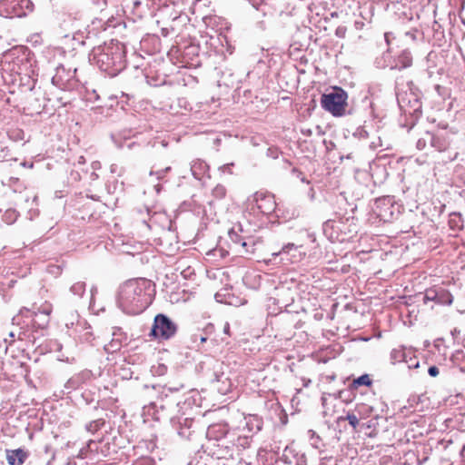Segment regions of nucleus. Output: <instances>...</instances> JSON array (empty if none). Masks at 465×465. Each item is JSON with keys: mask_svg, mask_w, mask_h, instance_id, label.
<instances>
[{"mask_svg": "<svg viewBox=\"0 0 465 465\" xmlns=\"http://www.w3.org/2000/svg\"><path fill=\"white\" fill-rule=\"evenodd\" d=\"M154 292V284L145 278L128 280L119 287L118 307L127 314H139L152 303Z\"/></svg>", "mask_w": 465, "mask_h": 465, "instance_id": "nucleus-1", "label": "nucleus"}, {"mask_svg": "<svg viewBox=\"0 0 465 465\" xmlns=\"http://www.w3.org/2000/svg\"><path fill=\"white\" fill-rule=\"evenodd\" d=\"M89 59L110 76H115L126 66L125 47L118 41L111 40L103 45L93 47Z\"/></svg>", "mask_w": 465, "mask_h": 465, "instance_id": "nucleus-2", "label": "nucleus"}, {"mask_svg": "<svg viewBox=\"0 0 465 465\" xmlns=\"http://www.w3.org/2000/svg\"><path fill=\"white\" fill-rule=\"evenodd\" d=\"M204 367L206 370L203 371V376L209 381L213 391L222 395H226L231 391L232 383L223 371L224 366L223 362L210 358L202 363L201 368L203 370Z\"/></svg>", "mask_w": 465, "mask_h": 465, "instance_id": "nucleus-3", "label": "nucleus"}, {"mask_svg": "<svg viewBox=\"0 0 465 465\" xmlns=\"http://www.w3.org/2000/svg\"><path fill=\"white\" fill-rule=\"evenodd\" d=\"M348 94L341 87L334 86L331 92L323 94L321 98L322 107L334 117L346 114Z\"/></svg>", "mask_w": 465, "mask_h": 465, "instance_id": "nucleus-4", "label": "nucleus"}, {"mask_svg": "<svg viewBox=\"0 0 465 465\" xmlns=\"http://www.w3.org/2000/svg\"><path fill=\"white\" fill-rule=\"evenodd\" d=\"M371 209L380 221L389 223L399 217L402 206L395 201L394 196L385 195L375 199Z\"/></svg>", "mask_w": 465, "mask_h": 465, "instance_id": "nucleus-5", "label": "nucleus"}, {"mask_svg": "<svg viewBox=\"0 0 465 465\" xmlns=\"http://www.w3.org/2000/svg\"><path fill=\"white\" fill-rule=\"evenodd\" d=\"M144 391L149 396L154 392L158 393L157 400L150 401L149 403V405L153 409L160 408L163 410L174 406L179 407L182 402L177 398V392L179 391L178 388L160 386H153L152 388H149L148 386H144Z\"/></svg>", "mask_w": 465, "mask_h": 465, "instance_id": "nucleus-6", "label": "nucleus"}, {"mask_svg": "<svg viewBox=\"0 0 465 465\" xmlns=\"http://www.w3.org/2000/svg\"><path fill=\"white\" fill-rule=\"evenodd\" d=\"M348 218L328 220L322 225L323 233L331 242H343L351 237L353 230L347 224Z\"/></svg>", "mask_w": 465, "mask_h": 465, "instance_id": "nucleus-7", "label": "nucleus"}, {"mask_svg": "<svg viewBox=\"0 0 465 465\" xmlns=\"http://www.w3.org/2000/svg\"><path fill=\"white\" fill-rule=\"evenodd\" d=\"M178 330L177 324L167 315L159 313L154 317L150 336L159 340L167 341L173 338Z\"/></svg>", "mask_w": 465, "mask_h": 465, "instance_id": "nucleus-8", "label": "nucleus"}, {"mask_svg": "<svg viewBox=\"0 0 465 465\" xmlns=\"http://www.w3.org/2000/svg\"><path fill=\"white\" fill-rule=\"evenodd\" d=\"M34 4L31 0H1L0 15L12 17H24L27 13L33 12Z\"/></svg>", "mask_w": 465, "mask_h": 465, "instance_id": "nucleus-9", "label": "nucleus"}, {"mask_svg": "<svg viewBox=\"0 0 465 465\" xmlns=\"http://www.w3.org/2000/svg\"><path fill=\"white\" fill-rule=\"evenodd\" d=\"M236 433L229 434L227 438L221 439V440L212 442L207 445V449L210 450V454L216 459H235L236 458V447L234 440Z\"/></svg>", "mask_w": 465, "mask_h": 465, "instance_id": "nucleus-10", "label": "nucleus"}, {"mask_svg": "<svg viewBox=\"0 0 465 465\" xmlns=\"http://www.w3.org/2000/svg\"><path fill=\"white\" fill-rule=\"evenodd\" d=\"M75 74L76 68H65L63 64H59L52 77V84L61 90H73L78 86Z\"/></svg>", "mask_w": 465, "mask_h": 465, "instance_id": "nucleus-11", "label": "nucleus"}, {"mask_svg": "<svg viewBox=\"0 0 465 465\" xmlns=\"http://www.w3.org/2000/svg\"><path fill=\"white\" fill-rule=\"evenodd\" d=\"M24 311L32 312V325L38 329H45L50 320V313L52 312V304L45 302L40 306H37L35 303L33 304L31 309L23 308L21 312Z\"/></svg>", "mask_w": 465, "mask_h": 465, "instance_id": "nucleus-12", "label": "nucleus"}, {"mask_svg": "<svg viewBox=\"0 0 465 465\" xmlns=\"http://www.w3.org/2000/svg\"><path fill=\"white\" fill-rule=\"evenodd\" d=\"M16 341L35 343V336L28 323L13 322L12 329L8 332V338L5 339V342L12 345Z\"/></svg>", "mask_w": 465, "mask_h": 465, "instance_id": "nucleus-13", "label": "nucleus"}, {"mask_svg": "<svg viewBox=\"0 0 465 465\" xmlns=\"http://www.w3.org/2000/svg\"><path fill=\"white\" fill-rule=\"evenodd\" d=\"M423 302H433L439 305H450L453 302L451 293L443 287L434 286L425 291Z\"/></svg>", "mask_w": 465, "mask_h": 465, "instance_id": "nucleus-14", "label": "nucleus"}, {"mask_svg": "<svg viewBox=\"0 0 465 465\" xmlns=\"http://www.w3.org/2000/svg\"><path fill=\"white\" fill-rule=\"evenodd\" d=\"M215 327L211 322L206 323L203 328L197 329L196 331L193 332L190 337L193 347L200 350L201 345L207 342L209 340L213 341V340H212V336L213 335Z\"/></svg>", "mask_w": 465, "mask_h": 465, "instance_id": "nucleus-15", "label": "nucleus"}, {"mask_svg": "<svg viewBox=\"0 0 465 465\" xmlns=\"http://www.w3.org/2000/svg\"><path fill=\"white\" fill-rule=\"evenodd\" d=\"M253 201L256 208L266 215L272 213L276 208L274 197L272 194L257 192L253 195Z\"/></svg>", "mask_w": 465, "mask_h": 465, "instance_id": "nucleus-16", "label": "nucleus"}, {"mask_svg": "<svg viewBox=\"0 0 465 465\" xmlns=\"http://www.w3.org/2000/svg\"><path fill=\"white\" fill-rule=\"evenodd\" d=\"M451 134L447 131H440L436 134H431L430 146L438 152H447L451 149L452 139Z\"/></svg>", "mask_w": 465, "mask_h": 465, "instance_id": "nucleus-17", "label": "nucleus"}, {"mask_svg": "<svg viewBox=\"0 0 465 465\" xmlns=\"http://www.w3.org/2000/svg\"><path fill=\"white\" fill-rule=\"evenodd\" d=\"M301 248L302 246L289 242L283 245L279 252H273L272 256H282V261L293 263L302 259Z\"/></svg>", "mask_w": 465, "mask_h": 465, "instance_id": "nucleus-18", "label": "nucleus"}, {"mask_svg": "<svg viewBox=\"0 0 465 465\" xmlns=\"http://www.w3.org/2000/svg\"><path fill=\"white\" fill-rule=\"evenodd\" d=\"M236 433L235 430H230L227 424H213L209 426L206 437L208 439V445L212 444V442L219 441L221 439L227 438L229 434Z\"/></svg>", "mask_w": 465, "mask_h": 465, "instance_id": "nucleus-19", "label": "nucleus"}, {"mask_svg": "<svg viewBox=\"0 0 465 465\" xmlns=\"http://www.w3.org/2000/svg\"><path fill=\"white\" fill-rule=\"evenodd\" d=\"M29 456L30 452L23 448L5 450V458L8 465H23Z\"/></svg>", "mask_w": 465, "mask_h": 465, "instance_id": "nucleus-20", "label": "nucleus"}, {"mask_svg": "<svg viewBox=\"0 0 465 465\" xmlns=\"http://www.w3.org/2000/svg\"><path fill=\"white\" fill-rule=\"evenodd\" d=\"M240 232H243V230H242V225L239 223L235 226H233L230 231H229V237L231 239V241L234 243H240L242 245V248L245 249V252H250V253H252L253 252V250H249L247 248V246L252 242V241H251L249 238H247L246 236L242 235V234H240Z\"/></svg>", "mask_w": 465, "mask_h": 465, "instance_id": "nucleus-21", "label": "nucleus"}, {"mask_svg": "<svg viewBox=\"0 0 465 465\" xmlns=\"http://www.w3.org/2000/svg\"><path fill=\"white\" fill-rule=\"evenodd\" d=\"M283 457L287 463H295L296 465H307V457L305 453L301 452L292 446L284 449Z\"/></svg>", "mask_w": 465, "mask_h": 465, "instance_id": "nucleus-22", "label": "nucleus"}, {"mask_svg": "<svg viewBox=\"0 0 465 465\" xmlns=\"http://www.w3.org/2000/svg\"><path fill=\"white\" fill-rule=\"evenodd\" d=\"M262 428V420L257 415H248L244 417V425L242 430H247L249 433L256 434Z\"/></svg>", "mask_w": 465, "mask_h": 465, "instance_id": "nucleus-23", "label": "nucleus"}, {"mask_svg": "<svg viewBox=\"0 0 465 465\" xmlns=\"http://www.w3.org/2000/svg\"><path fill=\"white\" fill-rule=\"evenodd\" d=\"M412 64V55L411 53L405 49L402 50L397 58L394 60V64L391 65V69H398L402 70L411 66Z\"/></svg>", "mask_w": 465, "mask_h": 465, "instance_id": "nucleus-24", "label": "nucleus"}, {"mask_svg": "<svg viewBox=\"0 0 465 465\" xmlns=\"http://www.w3.org/2000/svg\"><path fill=\"white\" fill-rule=\"evenodd\" d=\"M381 418L378 413H375L370 420L361 422V430H369L370 432H367V435L369 437H375L378 433L379 420Z\"/></svg>", "mask_w": 465, "mask_h": 465, "instance_id": "nucleus-25", "label": "nucleus"}, {"mask_svg": "<svg viewBox=\"0 0 465 465\" xmlns=\"http://www.w3.org/2000/svg\"><path fill=\"white\" fill-rule=\"evenodd\" d=\"M353 411L361 421L372 417L376 413L374 408L366 403L356 404Z\"/></svg>", "mask_w": 465, "mask_h": 465, "instance_id": "nucleus-26", "label": "nucleus"}, {"mask_svg": "<svg viewBox=\"0 0 465 465\" xmlns=\"http://www.w3.org/2000/svg\"><path fill=\"white\" fill-rule=\"evenodd\" d=\"M344 420H347L355 431L361 430V425L362 421L358 419V416L353 410L347 411L345 416H340L337 418V423Z\"/></svg>", "mask_w": 465, "mask_h": 465, "instance_id": "nucleus-27", "label": "nucleus"}, {"mask_svg": "<svg viewBox=\"0 0 465 465\" xmlns=\"http://www.w3.org/2000/svg\"><path fill=\"white\" fill-rule=\"evenodd\" d=\"M412 354L411 351H406L404 347L395 348L391 351V362L396 364L398 362H404L407 357Z\"/></svg>", "mask_w": 465, "mask_h": 465, "instance_id": "nucleus-28", "label": "nucleus"}, {"mask_svg": "<svg viewBox=\"0 0 465 465\" xmlns=\"http://www.w3.org/2000/svg\"><path fill=\"white\" fill-rule=\"evenodd\" d=\"M252 442V435H238L236 433V438L234 440V445L236 447V457L240 455V451L243 450L251 446Z\"/></svg>", "mask_w": 465, "mask_h": 465, "instance_id": "nucleus-29", "label": "nucleus"}, {"mask_svg": "<svg viewBox=\"0 0 465 465\" xmlns=\"http://www.w3.org/2000/svg\"><path fill=\"white\" fill-rule=\"evenodd\" d=\"M451 361L460 372L465 373V352L463 351H456Z\"/></svg>", "mask_w": 465, "mask_h": 465, "instance_id": "nucleus-30", "label": "nucleus"}, {"mask_svg": "<svg viewBox=\"0 0 465 465\" xmlns=\"http://www.w3.org/2000/svg\"><path fill=\"white\" fill-rule=\"evenodd\" d=\"M19 213L13 208L7 209L2 216V220L6 224H13L18 218Z\"/></svg>", "mask_w": 465, "mask_h": 465, "instance_id": "nucleus-31", "label": "nucleus"}, {"mask_svg": "<svg viewBox=\"0 0 465 465\" xmlns=\"http://www.w3.org/2000/svg\"><path fill=\"white\" fill-rule=\"evenodd\" d=\"M206 166L207 165L204 162H201V161L194 162L191 166V171H192L193 175L196 179H200V176L203 173Z\"/></svg>", "mask_w": 465, "mask_h": 465, "instance_id": "nucleus-32", "label": "nucleus"}, {"mask_svg": "<svg viewBox=\"0 0 465 465\" xmlns=\"http://www.w3.org/2000/svg\"><path fill=\"white\" fill-rule=\"evenodd\" d=\"M83 381V374L74 375L67 381L65 383V388L68 390H75L80 387Z\"/></svg>", "mask_w": 465, "mask_h": 465, "instance_id": "nucleus-33", "label": "nucleus"}, {"mask_svg": "<svg viewBox=\"0 0 465 465\" xmlns=\"http://www.w3.org/2000/svg\"><path fill=\"white\" fill-rule=\"evenodd\" d=\"M85 287L86 284L84 282H77L71 286L70 292L74 296L81 298L85 292Z\"/></svg>", "mask_w": 465, "mask_h": 465, "instance_id": "nucleus-34", "label": "nucleus"}, {"mask_svg": "<svg viewBox=\"0 0 465 465\" xmlns=\"http://www.w3.org/2000/svg\"><path fill=\"white\" fill-rule=\"evenodd\" d=\"M191 424H192V420H189L188 419H185L184 420V426L180 424L179 427L177 428L178 434L181 437H183V438L190 439V437H191V431H190Z\"/></svg>", "mask_w": 465, "mask_h": 465, "instance_id": "nucleus-35", "label": "nucleus"}, {"mask_svg": "<svg viewBox=\"0 0 465 465\" xmlns=\"http://www.w3.org/2000/svg\"><path fill=\"white\" fill-rule=\"evenodd\" d=\"M450 227L453 230H459L462 228V221L460 214L452 213L449 220Z\"/></svg>", "mask_w": 465, "mask_h": 465, "instance_id": "nucleus-36", "label": "nucleus"}, {"mask_svg": "<svg viewBox=\"0 0 465 465\" xmlns=\"http://www.w3.org/2000/svg\"><path fill=\"white\" fill-rule=\"evenodd\" d=\"M355 387L367 386L370 387L372 384V380L369 374H362L353 381L352 383Z\"/></svg>", "mask_w": 465, "mask_h": 465, "instance_id": "nucleus-37", "label": "nucleus"}, {"mask_svg": "<svg viewBox=\"0 0 465 465\" xmlns=\"http://www.w3.org/2000/svg\"><path fill=\"white\" fill-rule=\"evenodd\" d=\"M199 45H190L185 47L183 51V54L185 57H189L191 60H193L194 56L199 55Z\"/></svg>", "mask_w": 465, "mask_h": 465, "instance_id": "nucleus-38", "label": "nucleus"}, {"mask_svg": "<svg viewBox=\"0 0 465 465\" xmlns=\"http://www.w3.org/2000/svg\"><path fill=\"white\" fill-rule=\"evenodd\" d=\"M431 134L432 133L430 132H425L423 136L418 139L416 143V147L418 150H423L426 148L428 143H430V138L428 137H430Z\"/></svg>", "mask_w": 465, "mask_h": 465, "instance_id": "nucleus-39", "label": "nucleus"}, {"mask_svg": "<svg viewBox=\"0 0 465 465\" xmlns=\"http://www.w3.org/2000/svg\"><path fill=\"white\" fill-rule=\"evenodd\" d=\"M104 420L102 419L92 420L86 425V430L92 433H94L99 430L101 427L104 426Z\"/></svg>", "mask_w": 465, "mask_h": 465, "instance_id": "nucleus-40", "label": "nucleus"}, {"mask_svg": "<svg viewBox=\"0 0 465 465\" xmlns=\"http://www.w3.org/2000/svg\"><path fill=\"white\" fill-rule=\"evenodd\" d=\"M121 348V341L119 339H112V341L104 345V350L107 351V352H110V353H113V352H115L117 351H119Z\"/></svg>", "mask_w": 465, "mask_h": 465, "instance_id": "nucleus-41", "label": "nucleus"}, {"mask_svg": "<svg viewBox=\"0 0 465 465\" xmlns=\"http://www.w3.org/2000/svg\"><path fill=\"white\" fill-rule=\"evenodd\" d=\"M212 195L218 200H221L226 195V188L222 184H217L212 191Z\"/></svg>", "mask_w": 465, "mask_h": 465, "instance_id": "nucleus-42", "label": "nucleus"}, {"mask_svg": "<svg viewBox=\"0 0 465 465\" xmlns=\"http://www.w3.org/2000/svg\"><path fill=\"white\" fill-rule=\"evenodd\" d=\"M353 137L358 139H366L369 137V133L365 129V126H359L352 134Z\"/></svg>", "mask_w": 465, "mask_h": 465, "instance_id": "nucleus-43", "label": "nucleus"}, {"mask_svg": "<svg viewBox=\"0 0 465 465\" xmlns=\"http://www.w3.org/2000/svg\"><path fill=\"white\" fill-rule=\"evenodd\" d=\"M407 363L409 369H417L420 367V362L414 354H411L407 357V361H404Z\"/></svg>", "mask_w": 465, "mask_h": 465, "instance_id": "nucleus-44", "label": "nucleus"}, {"mask_svg": "<svg viewBox=\"0 0 465 465\" xmlns=\"http://www.w3.org/2000/svg\"><path fill=\"white\" fill-rule=\"evenodd\" d=\"M133 465H156L155 460L150 457H142L136 460Z\"/></svg>", "mask_w": 465, "mask_h": 465, "instance_id": "nucleus-45", "label": "nucleus"}, {"mask_svg": "<svg viewBox=\"0 0 465 465\" xmlns=\"http://www.w3.org/2000/svg\"><path fill=\"white\" fill-rule=\"evenodd\" d=\"M171 170V167H166L164 169H161L159 171H156L155 173L153 171L150 172V175L155 174L157 179H163L166 173H168Z\"/></svg>", "mask_w": 465, "mask_h": 465, "instance_id": "nucleus-46", "label": "nucleus"}, {"mask_svg": "<svg viewBox=\"0 0 465 465\" xmlns=\"http://www.w3.org/2000/svg\"><path fill=\"white\" fill-rule=\"evenodd\" d=\"M308 433L311 435V440L312 441V445L315 447V448H319L318 446V442L320 441V437L316 434V432L312 430H310L308 431Z\"/></svg>", "mask_w": 465, "mask_h": 465, "instance_id": "nucleus-47", "label": "nucleus"}, {"mask_svg": "<svg viewBox=\"0 0 465 465\" xmlns=\"http://www.w3.org/2000/svg\"><path fill=\"white\" fill-rule=\"evenodd\" d=\"M382 146H383V144H382L381 137H377L375 140L371 141V143L369 144V147L371 150H376L377 148L382 147Z\"/></svg>", "mask_w": 465, "mask_h": 465, "instance_id": "nucleus-48", "label": "nucleus"}, {"mask_svg": "<svg viewBox=\"0 0 465 465\" xmlns=\"http://www.w3.org/2000/svg\"><path fill=\"white\" fill-rule=\"evenodd\" d=\"M292 173L294 175H296V177L299 178L302 182L309 183V181L306 180V178L303 176L302 173L299 169L294 167L292 168Z\"/></svg>", "mask_w": 465, "mask_h": 465, "instance_id": "nucleus-49", "label": "nucleus"}, {"mask_svg": "<svg viewBox=\"0 0 465 465\" xmlns=\"http://www.w3.org/2000/svg\"><path fill=\"white\" fill-rule=\"evenodd\" d=\"M428 373L431 377H437L440 373L439 368L435 365L430 366L428 369Z\"/></svg>", "mask_w": 465, "mask_h": 465, "instance_id": "nucleus-50", "label": "nucleus"}, {"mask_svg": "<svg viewBox=\"0 0 465 465\" xmlns=\"http://www.w3.org/2000/svg\"><path fill=\"white\" fill-rule=\"evenodd\" d=\"M278 154H279V152L276 148H269L267 151V155L273 159L278 158Z\"/></svg>", "mask_w": 465, "mask_h": 465, "instance_id": "nucleus-51", "label": "nucleus"}, {"mask_svg": "<svg viewBox=\"0 0 465 465\" xmlns=\"http://www.w3.org/2000/svg\"><path fill=\"white\" fill-rule=\"evenodd\" d=\"M392 38H394L392 33L387 32V33L384 34V39H385V42H386L387 45H391V41Z\"/></svg>", "mask_w": 465, "mask_h": 465, "instance_id": "nucleus-52", "label": "nucleus"}, {"mask_svg": "<svg viewBox=\"0 0 465 465\" xmlns=\"http://www.w3.org/2000/svg\"><path fill=\"white\" fill-rule=\"evenodd\" d=\"M345 32H346L345 27H338V28L336 29L335 35H336L338 37H344V35H345Z\"/></svg>", "mask_w": 465, "mask_h": 465, "instance_id": "nucleus-53", "label": "nucleus"}, {"mask_svg": "<svg viewBox=\"0 0 465 465\" xmlns=\"http://www.w3.org/2000/svg\"><path fill=\"white\" fill-rule=\"evenodd\" d=\"M23 60L21 59H18L17 58V63H15L13 67L10 69L12 72H15L16 74H20L19 70L18 69H15V65H18L20 62H22Z\"/></svg>", "mask_w": 465, "mask_h": 465, "instance_id": "nucleus-54", "label": "nucleus"}, {"mask_svg": "<svg viewBox=\"0 0 465 465\" xmlns=\"http://www.w3.org/2000/svg\"><path fill=\"white\" fill-rule=\"evenodd\" d=\"M435 91L438 93L439 95H442L441 90H443V87L440 84H436L434 86Z\"/></svg>", "mask_w": 465, "mask_h": 465, "instance_id": "nucleus-55", "label": "nucleus"}, {"mask_svg": "<svg viewBox=\"0 0 465 465\" xmlns=\"http://www.w3.org/2000/svg\"><path fill=\"white\" fill-rule=\"evenodd\" d=\"M223 332L225 334L230 335V324L228 322H226L224 327H223Z\"/></svg>", "mask_w": 465, "mask_h": 465, "instance_id": "nucleus-56", "label": "nucleus"}, {"mask_svg": "<svg viewBox=\"0 0 465 465\" xmlns=\"http://www.w3.org/2000/svg\"><path fill=\"white\" fill-rule=\"evenodd\" d=\"M451 443H452V440H447V441H445V440H440V441L439 442V444L444 445V448H447V447H448V445H449V444H451Z\"/></svg>", "mask_w": 465, "mask_h": 465, "instance_id": "nucleus-57", "label": "nucleus"}, {"mask_svg": "<svg viewBox=\"0 0 465 465\" xmlns=\"http://www.w3.org/2000/svg\"><path fill=\"white\" fill-rule=\"evenodd\" d=\"M314 195H315L314 189L312 187H311L309 190V196H310L311 200L314 199Z\"/></svg>", "mask_w": 465, "mask_h": 465, "instance_id": "nucleus-58", "label": "nucleus"}, {"mask_svg": "<svg viewBox=\"0 0 465 465\" xmlns=\"http://www.w3.org/2000/svg\"><path fill=\"white\" fill-rule=\"evenodd\" d=\"M458 154H459V153H458V152H456V151H455V152H453L452 155H450V156H449V158H448V159H449V161H453V160H455V159L457 158Z\"/></svg>", "mask_w": 465, "mask_h": 465, "instance_id": "nucleus-59", "label": "nucleus"}, {"mask_svg": "<svg viewBox=\"0 0 465 465\" xmlns=\"http://www.w3.org/2000/svg\"><path fill=\"white\" fill-rule=\"evenodd\" d=\"M77 163H78L79 164H84V163H85V158H84V156H80V157L78 158Z\"/></svg>", "mask_w": 465, "mask_h": 465, "instance_id": "nucleus-60", "label": "nucleus"}, {"mask_svg": "<svg viewBox=\"0 0 465 465\" xmlns=\"http://www.w3.org/2000/svg\"><path fill=\"white\" fill-rule=\"evenodd\" d=\"M460 455L465 459V445L462 447L460 450Z\"/></svg>", "mask_w": 465, "mask_h": 465, "instance_id": "nucleus-61", "label": "nucleus"}, {"mask_svg": "<svg viewBox=\"0 0 465 465\" xmlns=\"http://www.w3.org/2000/svg\"><path fill=\"white\" fill-rule=\"evenodd\" d=\"M142 222L147 226V227H150V224L148 223V222L144 219L142 220Z\"/></svg>", "mask_w": 465, "mask_h": 465, "instance_id": "nucleus-62", "label": "nucleus"}, {"mask_svg": "<svg viewBox=\"0 0 465 465\" xmlns=\"http://www.w3.org/2000/svg\"><path fill=\"white\" fill-rule=\"evenodd\" d=\"M151 444H152L151 449H152V450H153V449H154V447H155V444H154L153 441L151 442ZM147 448L149 449V448H150V446H147Z\"/></svg>", "mask_w": 465, "mask_h": 465, "instance_id": "nucleus-63", "label": "nucleus"}, {"mask_svg": "<svg viewBox=\"0 0 465 465\" xmlns=\"http://www.w3.org/2000/svg\"><path fill=\"white\" fill-rule=\"evenodd\" d=\"M155 188H156L157 192H159V191H160V184H157V185L155 186Z\"/></svg>", "mask_w": 465, "mask_h": 465, "instance_id": "nucleus-64", "label": "nucleus"}]
</instances>
